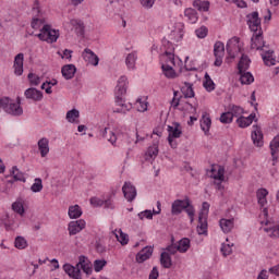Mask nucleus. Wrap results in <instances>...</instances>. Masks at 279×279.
Segmentation results:
<instances>
[{
	"label": "nucleus",
	"mask_w": 279,
	"mask_h": 279,
	"mask_svg": "<svg viewBox=\"0 0 279 279\" xmlns=\"http://www.w3.org/2000/svg\"><path fill=\"white\" fill-rule=\"evenodd\" d=\"M128 93V76H121L118 80V85L116 87V108L113 112L118 114H128L132 109V104L125 102L123 96Z\"/></svg>",
	"instance_id": "1"
},
{
	"label": "nucleus",
	"mask_w": 279,
	"mask_h": 279,
	"mask_svg": "<svg viewBox=\"0 0 279 279\" xmlns=\"http://www.w3.org/2000/svg\"><path fill=\"white\" fill-rule=\"evenodd\" d=\"M183 210L190 218L191 223H193L195 220V207L189 196H185L184 199H175L171 205V215H182Z\"/></svg>",
	"instance_id": "2"
},
{
	"label": "nucleus",
	"mask_w": 279,
	"mask_h": 279,
	"mask_svg": "<svg viewBox=\"0 0 279 279\" xmlns=\"http://www.w3.org/2000/svg\"><path fill=\"white\" fill-rule=\"evenodd\" d=\"M35 36L45 43H58V38H60V31L53 29L51 28V25L46 24L40 28V33Z\"/></svg>",
	"instance_id": "3"
},
{
	"label": "nucleus",
	"mask_w": 279,
	"mask_h": 279,
	"mask_svg": "<svg viewBox=\"0 0 279 279\" xmlns=\"http://www.w3.org/2000/svg\"><path fill=\"white\" fill-rule=\"evenodd\" d=\"M218 169L214 166H211L210 169V178H213L214 184L217 189V191H223V185L221 184L223 180H226V168L223 166H217Z\"/></svg>",
	"instance_id": "4"
},
{
	"label": "nucleus",
	"mask_w": 279,
	"mask_h": 279,
	"mask_svg": "<svg viewBox=\"0 0 279 279\" xmlns=\"http://www.w3.org/2000/svg\"><path fill=\"white\" fill-rule=\"evenodd\" d=\"M4 112L11 114L12 117H21L23 114V107H21V98H17V101L14 102L9 97H4Z\"/></svg>",
	"instance_id": "5"
},
{
	"label": "nucleus",
	"mask_w": 279,
	"mask_h": 279,
	"mask_svg": "<svg viewBox=\"0 0 279 279\" xmlns=\"http://www.w3.org/2000/svg\"><path fill=\"white\" fill-rule=\"evenodd\" d=\"M227 53L231 58H236V53H241V39L239 37H232L228 40Z\"/></svg>",
	"instance_id": "6"
},
{
	"label": "nucleus",
	"mask_w": 279,
	"mask_h": 279,
	"mask_svg": "<svg viewBox=\"0 0 279 279\" xmlns=\"http://www.w3.org/2000/svg\"><path fill=\"white\" fill-rule=\"evenodd\" d=\"M33 21L31 23V27L33 29H40V27H43V24L45 23L43 21V19L36 17L40 14V2H38V0H35L34 4H33Z\"/></svg>",
	"instance_id": "7"
},
{
	"label": "nucleus",
	"mask_w": 279,
	"mask_h": 279,
	"mask_svg": "<svg viewBox=\"0 0 279 279\" xmlns=\"http://www.w3.org/2000/svg\"><path fill=\"white\" fill-rule=\"evenodd\" d=\"M247 25L253 32V34L260 32V17L258 16V11H254L251 14L246 15Z\"/></svg>",
	"instance_id": "8"
},
{
	"label": "nucleus",
	"mask_w": 279,
	"mask_h": 279,
	"mask_svg": "<svg viewBox=\"0 0 279 279\" xmlns=\"http://www.w3.org/2000/svg\"><path fill=\"white\" fill-rule=\"evenodd\" d=\"M102 137L106 138L111 145H114L119 138H121V130L119 128L110 129L105 128L102 131Z\"/></svg>",
	"instance_id": "9"
},
{
	"label": "nucleus",
	"mask_w": 279,
	"mask_h": 279,
	"mask_svg": "<svg viewBox=\"0 0 279 279\" xmlns=\"http://www.w3.org/2000/svg\"><path fill=\"white\" fill-rule=\"evenodd\" d=\"M265 39L263 38V31L253 33L251 38V49H256L257 51H263L265 49Z\"/></svg>",
	"instance_id": "10"
},
{
	"label": "nucleus",
	"mask_w": 279,
	"mask_h": 279,
	"mask_svg": "<svg viewBox=\"0 0 279 279\" xmlns=\"http://www.w3.org/2000/svg\"><path fill=\"white\" fill-rule=\"evenodd\" d=\"M84 228H86V221L84 219L70 221L68 225V232L70 236H75V234H80Z\"/></svg>",
	"instance_id": "11"
},
{
	"label": "nucleus",
	"mask_w": 279,
	"mask_h": 279,
	"mask_svg": "<svg viewBox=\"0 0 279 279\" xmlns=\"http://www.w3.org/2000/svg\"><path fill=\"white\" fill-rule=\"evenodd\" d=\"M251 138H252L253 145H255V147H263V145H265V142L263 141V138H264L263 130L258 125H253Z\"/></svg>",
	"instance_id": "12"
},
{
	"label": "nucleus",
	"mask_w": 279,
	"mask_h": 279,
	"mask_svg": "<svg viewBox=\"0 0 279 279\" xmlns=\"http://www.w3.org/2000/svg\"><path fill=\"white\" fill-rule=\"evenodd\" d=\"M63 271L69 276V278L82 279V269L77 266V264L75 266L71 264H64Z\"/></svg>",
	"instance_id": "13"
},
{
	"label": "nucleus",
	"mask_w": 279,
	"mask_h": 279,
	"mask_svg": "<svg viewBox=\"0 0 279 279\" xmlns=\"http://www.w3.org/2000/svg\"><path fill=\"white\" fill-rule=\"evenodd\" d=\"M122 193L128 202H134V199H136V186L132 185L130 182L124 183Z\"/></svg>",
	"instance_id": "14"
},
{
	"label": "nucleus",
	"mask_w": 279,
	"mask_h": 279,
	"mask_svg": "<svg viewBox=\"0 0 279 279\" xmlns=\"http://www.w3.org/2000/svg\"><path fill=\"white\" fill-rule=\"evenodd\" d=\"M82 58L87 64H92V66H98L99 65V57L94 53L93 50L89 48H85Z\"/></svg>",
	"instance_id": "15"
},
{
	"label": "nucleus",
	"mask_w": 279,
	"mask_h": 279,
	"mask_svg": "<svg viewBox=\"0 0 279 279\" xmlns=\"http://www.w3.org/2000/svg\"><path fill=\"white\" fill-rule=\"evenodd\" d=\"M24 60H25V54H23V52L17 53L14 58L13 69H14V74L17 76L23 75Z\"/></svg>",
	"instance_id": "16"
},
{
	"label": "nucleus",
	"mask_w": 279,
	"mask_h": 279,
	"mask_svg": "<svg viewBox=\"0 0 279 279\" xmlns=\"http://www.w3.org/2000/svg\"><path fill=\"white\" fill-rule=\"evenodd\" d=\"M76 265L77 267H80V269H83L84 274H86L87 276H90V274H93V265L86 256L81 255Z\"/></svg>",
	"instance_id": "17"
},
{
	"label": "nucleus",
	"mask_w": 279,
	"mask_h": 279,
	"mask_svg": "<svg viewBox=\"0 0 279 279\" xmlns=\"http://www.w3.org/2000/svg\"><path fill=\"white\" fill-rule=\"evenodd\" d=\"M151 254H154V248L151 246H145L136 254V263H145V260H149Z\"/></svg>",
	"instance_id": "18"
},
{
	"label": "nucleus",
	"mask_w": 279,
	"mask_h": 279,
	"mask_svg": "<svg viewBox=\"0 0 279 279\" xmlns=\"http://www.w3.org/2000/svg\"><path fill=\"white\" fill-rule=\"evenodd\" d=\"M171 40L174 43H180L182 38H184V24L183 23H177L174 31L170 34Z\"/></svg>",
	"instance_id": "19"
},
{
	"label": "nucleus",
	"mask_w": 279,
	"mask_h": 279,
	"mask_svg": "<svg viewBox=\"0 0 279 279\" xmlns=\"http://www.w3.org/2000/svg\"><path fill=\"white\" fill-rule=\"evenodd\" d=\"M266 226L264 231L267 232L268 236H270V239H279V225H275L271 220H267Z\"/></svg>",
	"instance_id": "20"
},
{
	"label": "nucleus",
	"mask_w": 279,
	"mask_h": 279,
	"mask_svg": "<svg viewBox=\"0 0 279 279\" xmlns=\"http://www.w3.org/2000/svg\"><path fill=\"white\" fill-rule=\"evenodd\" d=\"M219 226H220L222 232L225 234H228V233L232 232V230L234 229V218H230V219L221 218L219 220Z\"/></svg>",
	"instance_id": "21"
},
{
	"label": "nucleus",
	"mask_w": 279,
	"mask_h": 279,
	"mask_svg": "<svg viewBox=\"0 0 279 279\" xmlns=\"http://www.w3.org/2000/svg\"><path fill=\"white\" fill-rule=\"evenodd\" d=\"M26 99H32V101H43V92L31 87L24 93Z\"/></svg>",
	"instance_id": "22"
},
{
	"label": "nucleus",
	"mask_w": 279,
	"mask_h": 279,
	"mask_svg": "<svg viewBox=\"0 0 279 279\" xmlns=\"http://www.w3.org/2000/svg\"><path fill=\"white\" fill-rule=\"evenodd\" d=\"M61 73L64 80H73V77H75V73H77V68L73 64H66L62 66Z\"/></svg>",
	"instance_id": "23"
},
{
	"label": "nucleus",
	"mask_w": 279,
	"mask_h": 279,
	"mask_svg": "<svg viewBox=\"0 0 279 279\" xmlns=\"http://www.w3.org/2000/svg\"><path fill=\"white\" fill-rule=\"evenodd\" d=\"M160 201L157 202V208L158 210H149L146 209L144 211H141L140 214H137V217L141 219V221H143V219H154V215H160L161 209H160Z\"/></svg>",
	"instance_id": "24"
},
{
	"label": "nucleus",
	"mask_w": 279,
	"mask_h": 279,
	"mask_svg": "<svg viewBox=\"0 0 279 279\" xmlns=\"http://www.w3.org/2000/svg\"><path fill=\"white\" fill-rule=\"evenodd\" d=\"M256 119V113H251L248 117L241 116L236 119L239 128H250L254 120Z\"/></svg>",
	"instance_id": "25"
},
{
	"label": "nucleus",
	"mask_w": 279,
	"mask_h": 279,
	"mask_svg": "<svg viewBox=\"0 0 279 279\" xmlns=\"http://www.w3.org/2000/svg\"><path fill=\"white\" fill-rule=\"evenodd\" d=\"M41 158H47L49 155V140L47 137L40 138L37 143Z\"/></svg>",
	"instance_id": "26"
},
{
	"label": "nucleus",
	"mask_w": 279,
	"mask_h": 279,
	"mask_svg": "<svg viewBox=\"0 0 279 279\" xmlns=\"http://www.w3.org/2000/svg\"><path fill=\"white\" fill-rule=\"evenodd\" d=\"M250 64H252L250 57L247 54H242L238 63L239 73H245V71L250 69Z\"/></svg>",
	"instance_id": "27"
},
{
	"label": "nucleus",
	"mask_w": 279,
	"mask_h": 279,
	"mask_svg": "<svg viewBox=\"0 0 279 279\" xmlns=\"http://www.w3.org/2000/svg\"><path fill=\"white\" fill-rule=\"evenodd\" d=\"M136 60H138V53L136 51H133L126 56L125 64L129 71H134L136 69Z\"/></svg>",
	"instance_id": "28"
},
{
	"label": "nucleus",
	"mask_w": 279,
	"mask_h": 279,
	"mask_svg": "<svg viewBox=\"0 0 279 279\" xmlns=\"http://www.w3.org/2000/svg\"><path fill=\"white\" fill-rule=\"evenodd\" d=\"M196 230L198 234H206L208 232V222L202 213L198 214V226Z\"/></svg>",
	"instance_id": "29"
},
{
	"label": "nucleus",
	"mask_w": 279,
	"mask_h": 279,
	"mask_svg": "<svg viewBox=\"0 0 279 279\" xmlns=\"http://www.w3.org/2000/svg\"><path fill=\"white\" fill-rule=\"evenodd\" d=\"M169 136L168 138H180L182 136V130H180V123H173V126L168 125Z\"/></svg>",
	"instance_id": "30"
},
{
	"label": "nucleus",
	"mask_w": 279,
	"mask_h": 279,
	"mask_svg": "<svg viewBox=\"0 0 279 279\" xmlns=\"http://www.w3.org/2000/svg\"><path fill=\"white\" fill-rule=\"evenodd\" d=\"M65 119L68 123H80V110L77 109H71L66 112Z\"/></svg>",
	"instance_id": "31"
},
{
	"label": "nucleus",
	"mask_w": 279,
	"mask_h": 279,
	"mask_svg": "<svg viewBox=\"0 0 279 279\" xmlns=\"http://www.w3.org/2000/svg\"><path fill=\"white\" fill-rule=\"evenodd\" d=\"M262 58L266 66H276V58H274L272 50H266L265 53L262 54Z\"/></svg>",
	"instance_id": "32"
},
{
	"label": "nucleus",
	"mask_w": 279,
	"mask_h": 279,
	"mask_svg": "<svg viewBox=\"0 0 279 279\" xmlns=\"http://www.w3.org/2000/svg\"><path fill=\"white\" fill-rule=\"evenodd\" d=\"M82 207L80 205H72L69 207L68 215L70 219H80L82 217Z\"/></svg>",
	"instance_id": "33"
},
{
	"label": "nucleus",
	"mask_w": 279,
	"mask_h": 279,
	"mask_svg": "<svg viewBox=\"0 0 279 279\" xmlns=\"http://www.w3.org/2000/svg\"><path fill=\"white\" fill-rule=\"evenodd\" d=\"M181 93L186 99H193L195 97V92L193 90V84L185 82L184 86L181 88Z\"/></svg>",
	"instance_id": "34"
},
{
	"label": "nucleus",
	"mask_w": 279,
	"mask_h": 279,
	"mask_svg": "<svg viewBox=\"0 0 279 279\" xmlns=\"http://www.w3.org/2000/svg\"><path fill=\"white\" fill-rule=\"evenodd\" d=\"M160 263L165 269H171L173 262L171 260V255L167 252H162L160 255Z\"/></svg>",
	"instance_id": "35"
},
{
	"label": "nucleus",
	"mask_w": 279,
	"mask_h": 279,
	"mask_svg": "<svg viewBox=\"0 0 279 279\" xmlns=\"http://www.w3.org/2000/svg\"><path fill=\"white\" fill-rule=\"evenodd\" d=\"M184 16L187 17V21L192 24L197 23L198 16H197V11L193 8H187L184 11Z\"/></svg>",
	"instance_id": "36"
},
{
	"label": "nucleus",
	"mask_w": 279,
	"mask_h": 279,
	"mask_svg": "<svg viewBox=\"0 0 279 279\" xmlns=\"http://www.w3.org/2000/svg\"><path fill=\"white\" fill-rule=\"evenodd\" d=\"M278 151H279V135H277L270 142V154H271L272 160H278V157L276 156Z\"/></svg>",
	"instance_id": "37"
},
{
	"label": "nucleus",
	"mask_w": 279,
	"mask_h": 279,
	"mask_svg": "<svg viewBox=\"0 0 279 279\" xmlns=\"http://www.w3.org/2000/svg\"><path fill=\"white\" fill-rule=\"evenodd\" d=\"M193 5L198 12H208L210 10V2L208 1L194 0Z\"/></svg>",
	"instance_id": "38"
},
{
	"label": "nucleus",
	"mask_w": 279,
	"mask_h": 279,
	"mask_svg": "<svg viewBox=\"0 0 279 279\" xmlns=\"http://www.w3.org/2000/svg\"><path fill=\"white\" fill-rule=\"evenodd\" d=\"M177 247L181 254L189 252V248L191 247V240H189V238L181 239Z\"/></svg>",
	"instance_id": "39"
},
{
	"label": "nucleus",
	"mask_w": 279,
	"mask_h": 279,
	"mask_svg": "<svg viewBox=\"0 0 279 279\" xmlns=\"http://www.w3.org/2000/svg\"><path fill=\"white\" fill-rule=\"evenodd\" d=\"M162 73L168 80H175L178 77V74L175 73V70H173V66L171 65H161Z\"/></svg>",
	"instance_id": "40"
},
{
	"label": "nucleus",
	"mask_w": 279,
	"mask_h": 279,
	"mask_svg": "<svg viewBox=\"0 0 279 279\" xmlns=\"http://www.w3.org/2000/svg\"><path fill=\"white\" fill-rule=\"evenodd\" d=\"M157 156H158V145L149 146L145 155V160H148V161L156 160Z\"/></svg>",
	"instance_id": "41"
},
{
	"label": "nucleus",
	"mask_w": 279,
	"mask_h": 279,
	"mask_svg": "<svg viewBox=\"0 0 279 279\" xmlns=\"http://www.w3.org/2000/svg\"><path fill=\"white\" fill-rule=\"evenodd\" d=\"M12 210L23 217L25 215V207L23 205V199H17L12 204Z\"/></svg>",
	"instance_id": "42"
},
{
	"label": "nucleus",
	"mask_w": 279,
	"mask_h": 279,
	"mask_svg": "<svg viewBox=\"0 0 279 279\" xmlns=\"http://www.w3.org/2000/svg\"><path fill=\"white\" fill-rule=\"evenodd\" d=\"M226 53V46L221 41H216L214 45V56L223 57Z\"/></svg>",
	"instance_id": "43"
},
{
	"label": "nucleus",
	"mask_w": 279,
	"mask_h": 279,
	"mask_svg": "<svg viewBox=\"0 0 279 279\" xmlns=\"http://www.w3.org/2000/svg\"><path fill=\"white\" fill-rule=\"evenodd\" d=\"M240 82H241V84H245V85L253 84L254 75H252V73H250V72L244 71V72L240 73Z\"/></svg>",
	"instance_id": "44"
},
{
	"label": "nucleus",
	"mask_w": 279,
	"mask_h": 279,
	"mask_svg": "<svg viewBox=\"0 0 279 279\" xmlns=\"http://www.w3.org/2000/svg\"><path fill=\"white\" fill-rule=\"evenodd\" d=\"M203 86L208 93H213V90H215V82L213 81V78H210V75L208 73H205V81L203 83Z\"/></svg>",
	"instance_id": "45"
},
{
	"label": "nucleus",
	"mask_w": 279,
	"mask_h": 279,
	"mask_svg": "<svg viewBox=\"0 0 279 279\" xmlns=\"http://www.w3.org/2000/svg\"><path fill=\"white\" fill-rule=\"evenodd\" d=\"M210 125H213V121L210 120V118H206L203 116V119L201 120V129L203 130V132H205V134H208V132H210Z\"/></svg>",
	"instance_id": "46"
},
{
	"label": "nucleus",
	"mask_w": 279,
	"mask_h": 279,
	"mask_svg": "<svg viewBox=\"0 0 279 279\" xmlns=\"http://www.w3.org/2000/svg\"><path fill=\"white\" fill-rule=\"evenodd\" d=\"M14 247H16V250H25L27 247V240L21 235L16 236Z\"/></svg>",
	"instance_id": "47"
},
{
	"label": "nucleus",
	"mask_w": 279,
	"mask_h": 279,
	"mask_svg": "<svg viewBox=\"0 0 279 279\" xmlns=\"http://www.w3.org/2000/svg\"><path fill=\"white\" fill-rule=\"evenodd\" d=\"M117 240L121 245H128L130 243V238L128 236L126 233H123L122 230H119L118 233L116 234Z\"/></svg>",
	"instance_id": "48"
},
{
	"label": "nucleus",
	"mask_w": 279,
	"mask_h": 279,
	"mask_svg": "<svg viewBox=\"0 0 279 279\" xmlns=\"http://www.w3.org/2000/svg\"><path fill=\"white\" fill-rule=\"evenodd\" d=\"M106 265H108V262L106 259H95L94 271H96V274H99V271H101L104 267H106Z\"/></svg>",
	"instance_id": "49"
},
{
	"label": "nucleus",
	"mask_w": 279,
	"mask_h": 279,
	"mask_svg": "<svg viewBox=\"0 0 279 279\" xmlns=\"http://www.w3.org/2000/svg\"><path fill=\"white\" fill-rule=\"evenodd\" d=\"M57 85H58V80L53 78L52 81H46L45 83H43L41 89H45V86H47L46 93L47 95H51V93H53V90H51V86H57Z\"/></svg>",
	"instance_id": "50"
},
{
	"label": "nucleus",
	"mask_w": 279,
	"mask_h": 279,
	"mask_svg": "<svg viewBox=\"0 0 279 279\" xmlns=\"http://www.w3.org/2000/svg\"><path fill=\"white\" fill-rule=\"evenodd\" d=\"M229 112L232 114V117H242L243 114V108L241 106L232 105L229 106Z\"/></svg>",
	"instance_id": "51"
},
{
	"label": "nucleus",
	"mask_w": 279,
	"mask_h": 279,
	"mask_svg": "<svg viewBox=\"0 0 279 279\" xmlns=\"http://www.w3.org/2000/svg\"><path fill=\"white\" fill-rule=\"evenodd\" d=\"M12 175H13L15 181H17V182H25V175L23 174V172H21L19 170V168H16V167L12 168Z\"/></svg>",
	"instance_id": "52"
},
{
	"label": "nucleus",
	"mask_w": 279,
	"mask_h": 279,
	"mask_svg": "<svg viewBox=\"0 0 279 279\" xmlns=\"http://www.w3.org/2000/svg\"><path fill=\"white\" fill-rule=\"evenodd\" d=\"M166 63L163 65L175 66V56L172 52H165Z\"/></svg>",
	"instance_id": "53"
},
{
	"label": "nucleus",
	"mask_w": 279,
	"mask_h": 279,
	"mask_svg": "<svg viewBox=\"0 0 279 279\" xmlns=\"http://www.w3.org/2000/svg\"><path fill=\"white\" fill-rule=\"evenodd\" d=\"M31 191L33 193H40V191H43V179H35L34 184L31 186Z\"/></svg>",
	"instance_id": "54"
},
{
	"label": "nucleus",
	"mask_w": 279,
	"mask_h": 279,
	"mask_svg": "<svg viewBox=\"0 0 279 279\" xmlns=\"http://www.w3.org/2000/svg\"><path fill=\"white\" fill-rule=\"evenodd\" d=\"M234 244L222 243L221 248H220V252H221L222 256H225V257L230 256V254H232V246Z\"/></svg>",
	"instance_id": "55"
},
{
	"label": "nucleus",
	"mask_w": 279,
	"mask_h": 279,
	"mask_svg": "<svg viewBox=\"0 0 279 279\" xmlns=\"http://www.w3.org/2000/svg\"><path fill=\"white\" fill-rule=\"evenodd\" d=\"M258 205L263 208L262 213L264 217H269V210L267 209V198H257Z\"/></svg>",
	"instance_id": "56"
},
{
	"label": "nucleus",
	"mask_w": 279,
	"mask_h": 279,
	"mask_svg": "<svg viewBox=\"0 0 279 279\" xmlns=\"http://www.w3.org/2000/svg\"><path fill=\"white\" fill-rule=\"evenodd\" d=\"M135 106H136L138 112L147 111V102L143 101V99H141V98H137Z\"/></svg>",
	"instance_id": "57"
},
{
	"label": "nucleus",
	"mask_w": 279,
	"mask_h": 279,
	"mask_svg": "<svg viewBox=\"0 0 279 279\" xmlns=\"http://www.w3.org/2000/svg\"><path fill=\"white\" fill-rule=\"evenodd\" d=\"M28 81H29L31 86L40 85V77L34 73L28 74Z\"/></svg>",
	"instance_id": "58"
},
{
	"label": "nucleus",
	"mask_w": 279,
	"mask_h": 279,
	"mask_svg": "<svg viewBox=\"0 0 279 279\" xmlns=\"http://www.w3.org/2000/svg\"><path fill=\"white\" fill-rule=\"evenodd\" d=\"M140 3L144 10H151L156 3V0H140Z\"/></svg>",
	"instance_id": "59"
},
{
	"label": "nucleus",
	"mask_w": 279,
	"mask_h": 279,
	"mask_svg": "<svg viewBox=\"0 0 279 279\" xmlns=\"http://www.w3.org/2000/svg\"><path fill=\"white\" fill-rule=\"evenodd\" d=\"M233 116L230 111H227L220 116V122L221 123H230L232 121Z\"/></svg>",
	"instance_id": "60"
},
{
	"label": "nucleus",
	"mask_w": 279,
	"mask_h": 279,
	"mask_svg": "<svg viewBox=\"0 0 279 279\" xmlns=\"http://www.w3.org/2000/svg\"><path fill=\"white\" fill-rule=\"evenodd\" d=\"M197 38H206L208 36V28L206 26H202L195 31Z\"/></svg>",
	"instance_id": "61"
},
{
	"label": "nucleus",
	"mask_w": 279,
	"mask_h": 279,
	"mask_svg": "<svg viewBox=\"0 0 279 279\" xmlns=\"http://www.w3.org/2000/svg\"><path fill=\"white\" fill-rule=\"evenodd\" d=\"M181 110H189L191 114L197 113V107L193 106L191 102H185Z\"/></svg>",
	"instance_id": "62"
},
{
	"label": "nucleus",
	"mask_w": 279,
	"mask_h": 279,
	"mask_svg": "<svg viewBox=\"0 0 279 279\" xmlns=\"http://www.w3.org/2000/svg\"><path fill=\"white\" fill-rule=\"evenodd\" d=\"M105 208H109L110 210H114V201H112V196H109L107 199L104 201Z\"/></svg>",
	"instance_id": "63"
},
{
	"label": "nucleus",
	"mask_w": 279,
	"mask_h": 279,
	"mask_svg": "<svg viewBox=\"0 0 279 279\" xmlns=\"http://www.w3.org/2000/svg\"><path fill=\"white\" fill-rule=\"evenodd\" d=\"M72 25L76 26V29H78L80 34H84V22L80 20H73Z\"/></svg>",
	"instance_id": "64"
}]
</instances>
